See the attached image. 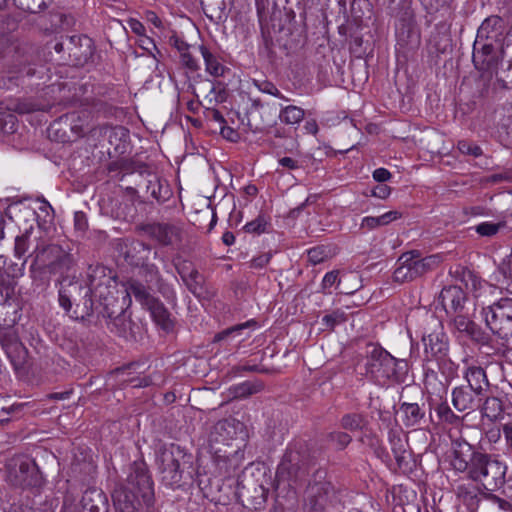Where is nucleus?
I'll return each mask as SVG.
<instances>
[{"label": "nucleus", "mask_w": 512, "mask_h": 512, "mask_svg": "<svg viewBox=\"0 0 512 512\" xmlns=\"http://www.w3.org/2000/svg\"><path fill=\"white\" fill-rule=\"evenodd\" d=\"M451 464L456 471L466 473L469 479L488 491L498 490L505 484L506 462L499 455L473 451L472 445L465 440L458 444Z\"/></svg>", "instance_id": "obj_1"}, {"label": "nucleus", "mask_w": 512, "mask_h": 512, "mask_svg": "<svg viewBox=\"0 0 512 512\" xmlns=\"http://www.w3.org/2000/svg\"><path fill=\"white\" fill-rule=\"evenodd\" d=\"M30 274L34 281L47 283L52 275L63 276L73 263L72 256L56 244L37 246L32 255Z\"/></svg>", "instance_id": "obj_2"}, {"label": "nucleus", "mask_w": 512, "mask_h": 512, "mask_svg": "<svg viewBox=\"0 0 512 512\" xmlns=\"http://www.w3.org/2000/svg\"><path fill=\"white\" fill-rule=\"evenodd\" d=\"M407 370L408 365L405 360L394 358L380 347L372 349L366 362V375L381 386L402 382Z\"/></svg>", "instance_id": "obj_3"}, {"label": "nucleus", "mask_w": 512, "mask_h": 512, "mask_svg": "<svg viewBox=\"0 0 512 512\" xmlns=\"http://www.w3.org/2000/svg\"><path fill=\"white\" fill-rule=\"evenodd\" d=\"M87 291L91 305L98 302L106 310L113 307L118 300V284L111 271L104 266H90L87 271Z\"/></svg>", "instance_id": "obj_4"}, {"label": "nucleus", "mask_w": 512, "mask_h": 512, "mask_svg": "<svg viewBox=\"0 0 512 512\" xmlns=\"http://www.w3.org/2000/svg\"><path fill=\"white\" fill-rule=\"evenodd\" d=\"M6 470V480L14 487L34 488L43 482L37 464L26 455L12 457L6 464Z\"/></svg>", "instance_id": "obj_5"}, {"label": "nucleus", "mask_w": 512, "mask_h": 512, "mask_svg": "<svg viewBox=\"0 0 512 512\" xmlns=\"http://www.w3.org/2000/svg\"><path fill=\"white\" fill-rule=\"evenodd\" d=\"M481 317L489 329L500 338L512 336V298H501L481 309Z\"/></svg>", "instance_id": "obj_6"}, {"label": "nucleus", "mask_w": 512, "mask_h": 512, "mask_svg": "<svg viewBox=\"0 0 512 512\" xmlns=\"http://www.w3.org/2000/svg\"><path fill=\"white\" fill-rule=\"evenodd\" d=\"M307 475V466L299 451L287 450L277 468L276 480L278 484H287L288 487L295 489L306 481Z\"/></svg>", "instance_id": "obj_7"}, {"label": "nucleus", "mask_w": 512, "mask_h": 512, "mask_svg": "<svg viewBox=\"0 0 512 512\" xmlns=\"http://www.w3.org/2000/svg\"><path fill=\"white\" fill-rule=\"evenodd\" d=\"M431 324H433V330L425 332L422 337L425 359L427 361L436 360L441 363L445 361L448 352L447 336L441 323L436 318L431 317Z\"/></svg>", "instance_id": "obj_8"}, {"label": "nucleus", "mask_w": 512, "mask_h": 512, "mask_svg": "<svg viewBox=\"0 0 512 512\" xmlns=\"http://www.w3.org/2000/svg\"><path fill=\"white\" fill-rule=\"evenodd\" d=\"M502 48L495 47L492 42H481L477 44L475 40L473 46L472 61L475 68L484 73L492 76L493 72L497 70L499 62L503 58Z\"/></svg>", "instance_id": "obj_9"}, {"label": "nucleus", "mask_w": 512, "mask_h": 512, "mask_svg": "<svg viewBox=\"0 0 512 512\" xmlns=\"http://www.w3.org/2000/svg\"><path fill=\"white\" fill-rule=\"evenodd\" d=\"M145 232L163 246L178 245L182 240L181 229L173 224L155 223L147 225Z\"/></svg>", "instance_id": "obj_10"}, {"label": "nucleus", "mask_w": 512, "mask_h": 512, "mask_svg": "<svg viewBox=\"0 0 512 512\" xmlns=\"http://www.w3.org/2000/svg\"><path fill=\"white\" fill-rule=\"evenodd\" d=\"M157 462L162 473V479L167 485H179L182 479L180 463L171 450L163 449L160 451Z\"/></svg>", "instance_id": "obj_11"}, {"label": "nucleus", "mask_w": 512, "mask_h": 512, "mask_svg": "<svg viewBox=\"0 0 512 512\" xmlns=\"http://www.w3.org/2000/svg\"><path fill=\"white\" fill-rule=\"evenodd\" d=\"M257 326L255 320H248L244 323L237 324L227 328L214 336V342H226L227 344H234L238 346L241 342L250 338L251 331Z\"/></svg>", "instance_id": "obj_12"}, {"label": "nucleus", "mask_w": 512, "mask_h": 512, "mask_svg": "<svg viewBox=\"0 0 512 512\" xmlns=\"http://www.w3.org/2000/svg\"><path fill=\"white\" fill-rule=\"evenodd\" d=\"M452 404L459 412H467L475 410L479 406L478 397L481 395L471 390L469 386H458L452 390Z\"/></svg>", "instance_id": "obj_13"}, {"label": "nucleus", "mask_w": 512, "mask_h": 512, "mask_svg": "<svg viewBox=\"0 0 512 512\" xmlns=\"http://www.w3.org/2000/svg\"><path fill=\"white\" fill-rule=\"evenodd\" d=\"M419 277L414 251L403 253L398 259V266L393 273V278L398 283L412 281Z\"/></svg>", "instance_id": "obj_14"}, {"label": "nucleus", "mask_w": 512, "mask_h": 512, "mask_svg": "<svg viewBox=\"0 0 512 512\" xmlns=\"http://www.w3.org/2000/svg\"><path fill=\"white\" fill-rule=\"evenodd\" d=\"M503 32V21L498 16L486 18L477 30V44L481 42H497Z\"/></svg>", "instance_id": "obj_15"}, {"label": "nucleus", "mask_w": 512, "mask_h": 512, "mask_svg": "<svg viewBox=\"0 0 512 512\" xmlns=\"http://www.w3.org/2000/svg\"><path fill=\"white\" fill-rule=\"evenodd\" d=\"M199 52L204 61L205 71L210 76L214 78L223 77L229 71V68L224 65L222 58L208 47L200 45Z\"/></svg>", "instance_id": "obj_16"}, {"label": "nucleus", "mask_w": 512, "mask_h": 512, "mask_svg": "<svg viewBox=\"0 0 512 512\" xmlns=\"http://www.w3.org/2000/svg\"><path fill=\"white\" fill-rule=\"evenodd\" d=\"M388 438L398 468L403 472L408 471L411 454L406 449V443L397 433L392 431L389 432Z\"/></svg>", "instance_id": "obj_17"}, {"label": "nucleus", "mask_w": 512, "mask_h": 512, "mask_svg": "<svg viewBox=\"0 0 512 512\" xmlns=\"http://www.w3.org/2000/svg\"><path fill=\"white\" fill-rule=\"evenodd\" d=\"M128 482L138 489V493L142 497H147L152 493V481L144 466L138 465L129 475Z\"/></svg>", "instance_id": "obj_18"}, {"label": "nucleus", "mask_w": 512, "mask_h": 512, "mask_svg": "<svg viewBox=\"0 0 512 512\" xmlns=\"http://www.w3.org/2000/svg\"><path fill=\"white\" fill-rule=\"evenodd\" d=\"M464 377L468 383L466 386L483 396L484 386L489 385L485 370L480 366H471L467 368Z\"/></svg>", "instance_id": "obj_19"}, {"label": "nucleus", "mask_w": 512, "mask_h": 512, "mask_svg": "<svg viewBox=\"0 0 512 512\" xmlns=\"http://www.w3.org/2000/svg\"><path fill=\"white\" fill-rule=\"evenodd\" d=\"M136 493L127 488L116 489L113 501L117 512H136Z\"/></svg>", "instance_id": "obj_20"}, {"label": "nucleus", "mask_w": 512, "mask_h": 512, "mask_svg": "<svg viewBox=\"0 0 512 512\" xmlns=\"http://www.w3.org/2000/svg\"><path fill=\"white\" fill-rule=\"evenodd\" d=\"M440 300L446 312H457L462 308L463 293L457 287L444 288L440 293Z\"/></svg>", "instance_id": "obj_21"}, {"label": "nucleus", "mask_w": 512, "mask_h": 512, "mask_svg": "<svg viewBox=\"0 0 512 512\" xmlns=\"http://www.w3.org/2000/svg\"><path fill=\"white\" fill-rule=\"evenodd\" d=\"M146 308L150 311L154 321L164 330H170L172 328L173 323L170 318V313L158 299L155 298Z\"/></svg>", "instance_id": "obj_22"}, {"label": "nucleus", "mask_w": 512, "mask_h": 512, "mask_svg": "<svg viewBox=\"0 0 512 512\" xmlns=\"http://www.w3.org/2000/svg\"><path fill=\"white\" fill-rule=\"evenodd\" d=\"M481 413L483 417L490 421H497L503 417L504 409L501 399L495 396L486 397L482 406Z\"/></svg>", "instance_id": "obj_23"}, {"label": "nucleus", "mask_w": 512, "mask_h": 512, "mask_svg": "<svg viewBox=\"0 0 512 512\" xmlns=\"http://www.w3.org/2000/svg\"><path fill=\"white\" fill-rule=\"evenodd\" d=\"M304 117V109L296 105L282 106L279 111V119L281 123L286 125H298Z\"/></svg>", "instance_id": "obj_24"}, {"label": "nucleus", "mask_w": 512, "mask_h": 512, "mask_svg": "<svg viewBox=\"0 0 512 512\" xmlns=\"http://www.w3.org/2000/svg\"><path fill=\"white\" fill-rule=\"evenodd\" d=\"M414 256L417 262V269L419 273V277L425 275L426 273L433 271L436 269L440 263L442 262V256L440 254H433L426 257H421L420 252L413 250Z\"/></svg>", "instance_id": "obj_25"}, {"label": "nucleus", "mask_w": 512, "mask_h": 512, "mask_svg": "<svg viewBox=\"0 0 512 512\" xmlns=\"http://www.w3.org/2000/svg\"><path fill=\"white\" fill-rule=\"evenodd\" d=\"M404 415V424L406 426H415L420 423L425 413L417 403H403L400 407Z\"/></svg>", "instance_id": "obj_26"}, {"label": "nucleus", "mask_w": 512, "mask_h": 512, "mask_svg": "<svg viewBox=\"0 0 512 512\" xmlns=\"http://www.w3.org/2000/svg\"><path fill=\"white\" fill-rule=\"evenodd\" d=\"M121 293L128 296H134L144 307H147L155 298L149 294L145 286L140 283L132 282L128 287L124 288Z\"/></svg>", "instance_id": "obj_27"}, {"label": "nucleus", "mask_w": 512, "mask_h": 512, "mask_svg": "<svg viewBox=\"0 0 512 512\" xmlns=\"http://www.w3.org/2000/svg\"><path fill=\"white\" fill-rule=\"evenodd\" d=\"M263 389L261 382L245 381L232 388V392L236 398H245L252 394L258 393Z\"/></svg>", "instance_id": "obj_28"}, {"label": "nucleus", "mask_w": 512, "mask_h": 512, "mask_svg": "<svg viewBox=\"0 0 512 512\" xmlns=\"http://www.w3.org/2000/svg\"><path fill=\"white\" fill-rule=\"evenodd\" d=\"M333 256L332 250L328 246L319 245L307 250L308 261L317 265Z\"/></svg>", "instance_id": "obj_29"}, {"label": "nucleus", "mask_w": 512, "mask_h": 512, "mask_svg": "<svg viewBox=\"0 0 512 512\" xmlns=\"http://www.w3.org/2000/svg\"><path fill=\"white\" fill-rule=\"evenodd\" d=\"M365 423L363 415L358 413L346 414L341 419V426L349 431L361 430Z\"/></svg>", "instance_id": "obj_30"}, {"label": "nucleus", "mask_w": 512, "mask_h": 512, "mask_svg": "<svg viewBox=\"0 0 512 512\" xmlns=\"http://www.w3.org/2000/svg\"><path fill=\"white\" fill-rule=\"evenodd\" d=\"M435 412L440 421L448 424H457L461 420V418L452 411L446 402L437 404Z\"/></svg>", "instance_id": "obj_31"}, {"label": "nucleus", "mask_w": 512, "mask_h": 512, "mask_svg": "<svg viewBox=\"0 0 512 512\" xmlns=\"http://www.w3.org/2000/svg\"><path fill=\"white\" fill-rule=\"evenodd\" d=\"M20 10L30 13H38L46 7V0H13Z\"/></svg>", "instance_id": "obj_32"}, {"label": "nucleus", "mask_w": 512, "mask_h": 512, "mask_svg": "<svg viewBox=\"0 0 512 512\" xmlns=\"http://www.w3.org/2000/svg\"><path fill=\"white\" fill-rule=\"evenodd\" d=\"M30 232L27 230L25 233L18 235L14 243V256L21 259L25 256L30 246Z\"/></svg>", "instance_id": "obj_33"}, {"label": "nucleus", "mask_w": 512, "mask_h": 512, "mask_svg": "<svg viewBox=\"0 0 512 512\" xmlns=\"http://www.w3.org/2000/svg\"><path fill=\"white\" fill-rule=\"evenodd\" d=\"M17 119L11 113H0V134H12L16 131Z\"/></svg>", "instance_id": "obj_34"}, {"label": "nucleus", "mask_w": 512, "mask_h": 512, "mask_svg": "<svg viewBox=\"0 0 512 512\" xmlns=\"http://www.w3.org/2000/svg\"><path fill=\"white\" fill-rule=\"evenodd\" d=\"M268 221L264 215H259L254 220L248 222L244 229L248 233L261 234L266 231Z\"/></svg>", "instance_id": "obj_35"}, {"label": "nucleus", "mask_w": 512, "mask_h": 512, "mask_svg": "<svg viewBox=\"0 0 512 512\" xmlns=\"http://www.w3.org/2000/svg\"><path fill=\"white\" fill-rule=\"evenodd\" d=\"M338 273L339 272L337 270H333V271L327 272L324 275L322 282H321V289H322L323 293L329 294L330 293L328 291L329 288H331L334 285H337V286L341 285L342 280L338 277Z\"/></svg>", "instance_id": "obj_36"}, {"label": "nucleus", "mask_w": 512, "mask_h": 512, "mask_svg": "<svg viewBox=\"0 0 512 512\" xmlns=\"http://www.w3.org/2000/svg\"><path fill=\"white\" fill-rule=\"evenodd\" d=\"M457 148L462 154L465 155L478 157L482 154V149L478 145L467 140H460L457 144Z\"/></svg>", "instance_id": "obj_37"}, {"label": "nucleus", "mask_w": 512, "mask_h": 512, "mask_svg": "<svg viewBox=\"0 0 512 512\" xmlns=\"http://www.w3.org/2000/svg\"><path fill=\"white\" fill-rule=\"evenodd\" d=\"M329 440L337 449H344L351 442V436L345 432H333Z\"/></svg>", "instance_id": "obj_38"}, {"label": "nucleus", "mask_w": 512, "mask_h": 512, "mask_svg": "<svg viewBox=\"0 0 512 512\" xmlns=\"http://www.w3.org/2000/svg\"><path fill=\"white\" fill-rule=\"evenodd\" d=\"M345 321V314L340 311H334L331 314H327L322 318L323 324L330 329H333L336 325Z\"/></svg>", "instance_id": "obj_39"}, {"label": "nucleus", "mask_w": 512, "mask_h": 512, "mask_svg": "<svg viewBox=\"0 0 512 512\" xmlns=\"http://www.w3.org/2000/svg\"><path fill=\"white\" fill-rule=\"evenodd\" d=\"M500 228V224L483 222L476 226V232L481 236H493Z\"/></svg>", "instance_id": "obj_40"}, {"label": "nucleus", "mask_w": 512, "mask_h": 512, "mask_svg": "<svg viewBox=\"0 0 512 512\" xmlns=\"http://www.w3.org/2000/svg\"><path fill=\"white\" fill-rule=\"evenodd\" d=\"M181 63L184 67H186L191 72H195L199 69L198 61L191 54L190 50L186 53H183L180 56Z\"/></svg>", "instance_id": "obj_41"}, {"label": "nucleus", "mask_w": 512, "mask_h": 512, "mask_svg": "<svg viewBox=\"0 0 512 512\" xmlns=\"http://www.w3.org/2000/svg\"><path fill=\"white\" fill-rule=\"evenodd\" d=\"M186 283L192 292H195L197 287H199L202 283V276L193 266L188 273V282Z\"/></svg>", "instance_id": "obj_42"}, {"label": "nucleus", "mask_w": 512, "mask_h": 512, "mask_svg": "<svg viewBox=\"0 0 512 512\" xmlns=\"http://www.w3.org/2000/svg\"><path fill=\"white\" fill-rule=\"evenodd\" d=\"M192 263L186 260H179L177 259L175 261V267L183 281L188 282V273L190 269L192 268Z\"/></svg>", "instance_id": "obj_43"}, {"label": "nucleus", "mask_w": 512, "mask_h": 512, "mask_svg": "<svg viewBox=\"0 0 512 512\" xmlns=\"http://www.w3.org/2000/svg\"><path fill=\"white\" fill-rule=\"evenodd\" d=\"M455 326L462 332H473V323L465 316L458 315L454 319Z\"/></svg>", "instance_id": "obj_44"}, {"label": "nucleus", "mask_w": 512, "mask_h": 512, "mask_svg": "<svg viewBox=\"0 0 512 512\" xmlns=\"http://www.w3.org/2000/svg\"><path fill=\"white\" fill-rule=\"evenodd\" d=\"M383 226L380 220V216L373 217L367 216L362 219L360 227L362 229L373 230L377 227Z\"/></svg>", "instance_id": "obj_45"}, {"label": "nucleus", "mask_w": 512, "mask_h": 512, "mask_svg": "<svg viewBox=\"0 0 512 512\" xmlns=\"http://www.w3.org/2000/svg\"><path fill=\"white\" fill-rule=\"evenodd\" d=\"M492 503L497 507L498 510L504 512H512V503L502 499L496 495H492L490 497Z\"/></svg>", "instance_id": "obj_46"}, {"label": "nucleus", "mask_w": 512, "mask_h": 512, "mask_svg": "<svg viewBox=\"0 0 512 512\" xmlns=\"http://www.w3.org/2000/svg\"><path fill=\"white\" fill-rule=\"evenodd\" d=\"M261 90L264 92V93H267V94H270V95H273L275 97H278L286 102L289 101V99L284 96L280 90L272 83L270 82H265L263 84V87L261 88Z\"/></svg>", "instance_id": "obj_47"}, {"label": "nucleus", "mask_w": 512, "mask_h": 512, "mask_svg": "<svg viewBox=\"0 0 512 512\" xmlns=\"http://www.w3.org/2000/svg\"><path fill=\"white\" fill-rule=\"evenodd\" d=\"M391 193V188L386 184H379L372 190V196L386 199Z\"/></svg>", "instance_id": "obj_48"}, {"label": "nucleus", "mask_w": 512, "mask_h": 512, "mask_svg": "<svg viewBox=\"0 0 512 512\" xmlns=\"http://www.w3.org/2000/svg\"><path fill=\"white\" fill-rule=\"evenodd\" d=\"M391 173L386 168H377L373 172V178L375 181L384 183L391 178Z\"/></svg>", "instance_id": "obj_49"}, {"label": "nucleus", "mask_w": 512, "mask_h": 512, "mask_svg": "<svg viewBox=\"0 0 512 512\" xmlns=\"http://www.w3.org/2000/svg\"><path fill=\"white\" fill-rule=\"evenodd\" d=\"M402 214L399 211L393 210L380 215V220L383 226L401 218Z\"/></svg>", "instance_id": "obj_50"}, {"label": "nucleus", "mask_w": 512, "mask_h": 512, "mask_svg": "<svg viewBox=\"0 0 512 512\" xmlns=\"http://www.w3.org/2000/svg\"><path fill=\"white\" fill-rule=\"evenodd\" d=\"M501 273L508 279L512 280V252L507 259L499 267Z\"/></svg>", "instance_id": "obj_51"}, {"label": "nucleus", "mask_w": 512, "mask_h": 512, "mask_svg": "<svg viewBox=\"0 0 512 512\" xmlns=\"http://www.w3.org/2000/svg\"><path fill=\"white\" fill-rule=\"evenodd\" d=\"M220 133L223 136V138H225L231 142H236L239 138V134L237 133V131H235L233 128L228 127V126L221 127Z\"/></svg>", "instance_id": "obj_52"}, {"label": "nucleus", "mask_w": 512, "mask_h": 512, "mask_svg": "<svg viewBox=\"0 0 512 512\" xmlns=\"http://www.w3.org/2000/svg\"><path fill=\"white\" fill-rule=\"evenodd\" d=\"M270 258L271 256L269 254H262L251 260V266L254 268H263L269 263Z\"/></svg>", "instance_id": "obj_53"}, {"label": "nucleus", "mask_w": 512, "mask_h": 512, "mask_svg": "<svg viewBox=\"0 0 512 512\" xmlns=\"http://www.w3.org/2000/svg\"><path fill=\"white\" fill-rule=\"evenodd\" d=\"M128 25H129L131 31L133 33H135L136 35L142 36L145 34L146 29L140 21H138L136 19H130L128 21Z\"/></svg>", "instance_id": "obj_54"}, {"label": "nucleus", "mask_w": 512, "mask_h": 512, "mask_svg": "<svg viewBox=\"0 0 512 512\" xmlns=\"http://www.w3.org/2000/svg\"><path fill=\"white\" fill-rule=\"evenodd\" d=\"M485 438L489 443H497L501 438V430L499 428H491L486 431Z\"/></svg>", "instance_id": "obj_55"}, {"label": "nucleus", "mask_w": 512, "mask_h": 512, "mask_svg": "<svg viewBox=\"0 0 512 512\" xmlns=\"http://www.w3.org/2000/svg\"><path fill=\"white\" fill-rule=\"evenodd\" d=\"M457 495L464 499H473L476 496V493L474 488L468 489L464 485H459L457 487Z\"/></svg>", "instance_id": "obj_56"}, {"label": "nucleus", "mask_w": 512, "mask_h": 512, "mask_svg": "<svg viewBox=\"0 0 512 512\" xmlns=\"http://www.w3.org/2000/svg\"><path fill=\"white\" fill-rule=\"evenodd\" d=\"M75 227L80 231H84L87 227V221L85 215L81 212H76L74 216Z\"/></svg>", "instance_id": "obj_57"}, {"label": "nucleus", "mask_w": 512, "mask_h": 512, "mask_svg": "<svg viewBox=\"0 0 512 512\" xmlns=\"http://www.w3.org/2000/svg\"><path fill=\"white\" fill-rule=\"evenodd\" d=\"M279 165L288 168L290 170L297 169L299 167L298 161L291 157H283L279 159Z\"/></svg>", "instance_id": "obj_58"}, {"label": "nucleus", "mask_w": 512, "mask_h": 512, "mask_svg": "<svg viewBox=\"0 0 512 512\" xmlns=\"http://www.w3.org/2000/svg\"><path fill=\"white\" fill-rule=\"evenodd\" d=\"M448 0H422L423 4L432 10H438L447 4Z\"/></svg>", "instance_id": "obj_59"}, {"label": "nucleus", "mask_w": 512, "mask_h": 512, "mask_svg": "<svg viewBox=\"0 0 512 512\" xmlns=\"http://www.w3.org/2000/svg\"><path fill=\"white\" fill-rule=\"evenodd\" d=\"M39 210L41 212L45 213V215L47 217H49L50 219H53V208L50 205V203L48 201H46L45 199H42L40 201Z\"/></svg>", "instance_id": "obj_60"}, {"label": "nucleus", "mask_w": 512, "mask_h": 512, "mask_svg": "<svg viewBox=\"0 0 512 512\" xmlns=\"http://www.w3.org/2000/svg\"><path fill=\"white\" fill-rule=\"evenodd\" d=\"M72 394V390H67L63 392H55L48 395V397L52 400H66L70 398Z\"/></svg>", "instance_id": "obj_61"}, {"label": "nucleus", "mask_w": 512, "mask_h": 512, "mask_svg": "<svg viewBox=\"0 0 512 512\" xmlns=\"http://www.w3.org/2000/svg\"><path fill=\"white\" fill-rule=\"evenodd\" d=\"M230 428H233L232 426V422L230 420H222V421H219L216 425H215V430L216 432H221V431H227L228 429Z\"/></svg>", "instance_id": "obj_62"}, {"label": "nucleus", "mask_w": 512, "mask_h": 512, "mask_svg": "<svg viewBox=\"0 0 512 512\" xmlns=\"http://www.w3.org/2000/svg\"><path fill=\"white\" fill-rule=\"evenodd\" d=\"M304 129L307 133L316 135L318 132V125L315 120H309L305 123Z\"/></svg>", "instance_id": "obj_63"}, {"label": "nucleus", "mask_w": 512, "mask_h": 512, "mask_svg": "<svg viewBox=\"0 0 512 512\" xmlns=\"http://www.w3.org/2000/svg\"><path fill=\"white\" fill-rule=\"evenodd\" d=\"M59 303L67 311L70 310L72 306L69 297H67L63 291L59 292Z\"/></svg>", "instance_id": "obj_64"}]
</instances>
